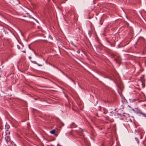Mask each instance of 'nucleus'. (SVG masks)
Wrapping results in <instances>:
<instances>
[{"instance_id":"1","label":"nucleus","mask_w":146,"mask_h":146,"mask_svg":"<svg viewBox=\"0 0 146 146\" xmlns=\"http://www.w3.org/2000/svg\"><path fill=\"white\" fill-rule=\"evenodd\" d=\"M114 60L116 62L119 64L121 61V58L120 57H118L117 58L114 59Z\"/></svg>"},{"instance_id":"2","label":"nucleus","mask_w":146,"mask_h":146,"mask_svg":"<svg viewBox=\"0 0 146 146\" xmlns=\"http://www.w3.org/2000/svg\"><path fill=\"white\" fill-rule=\"evenodd\" d=\"M78 134L79 135V137H80L82 138H83L84 136H83V133L82 132L79 133Z\"/></svg>"},{"instance_id":"3","label":"nucleus","mask_w":146,"mask_h":146,"mask_svg":"<svg viewBox=\"0 0 146 146\" xmlns=\"http://www.w3.org/2000/svg\"><path fill=\"white\" fill-rule=\"evenodd\" d=\"M71 127L72 128L75 127H76V125L74 123H72L71 125Z\"/></svg>"},{"instance_id":"4","label":"nucleus","mask_w":146,"mask_h":146,"mask_svg":"<svg viewBox=\"0 0 146 146\" xmlns=\"http://www.w3.org/2000/svg\"><path fill=\"white\" fill-rule=\"evenodd\" d=\"M56 132V130L55 129H54L50 131V133L52 134H54Z\"/></svg>"},{"instance_id":"5","label":"nucleus","mask_w":146,"mask_h":146,"mask_svg":"<svg viewBox=\"0 0 146 146\" xmlns=\"http://www.w3.org/2000/svg\"><path fill=\"white\" fill-rule=\"evenodd\" d=\"M104 113H105V114H106L107 113V111H104Z\"/></svg>"},{"instance_id":"6","label":"nucleus","mask_w":146,"mask_h":146,"mask_svg":"<svg viewBox=\"0 0 146 146\" xmlns=\"http://www.w3.org/2000/svg\"><path fill=\"white\" fill-rule=\"evenodd\" d=\"M140 139H142V135H140Z\"/></svg>"},{"instance_id":"7","label":"nucleus","mask_w":146,"mask_h":146,"mask_svg":"<svg viewBox=\"0 0 146 146\" xmlns=\"http://www.w3.org/2000/svg\"><path fill=\"white\" fill-rule=\"evenodd\" d=\"M143 146H146L145 145H144V144H143Z\"/></svg>"},{"instance_id":"8","label":"nucleus","mask_w":146,"mask_h":146,"mask_svg":"<svg viewBox=\"0 0 146 146\" xmlns=\"http://www.w3.org/2000/svg\"><path fill=\"white\" fill-rule=\"evenodd\" d=\"M135 139H136V140H137V138H135Z\"/></svg>"},{"instance_id":"9","label":"nucleus","mask_w":146,"mask_h":146,"mask_svg":"<svg viewBox=\"0 0 146 146\" xmlns=\"http://www.w3.org/2000/svg\"><path fill=\"white\" fill-rule=\"evenodd\" d=\"M139 141H137V143H139Z\"/></svg>"}]
</instances>
